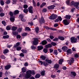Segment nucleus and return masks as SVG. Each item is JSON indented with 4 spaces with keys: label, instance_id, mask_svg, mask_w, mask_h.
<instances>
[{
    "label": "nucleus",
    "instance_id": "f257e3e1",
    "mask_svg": "<svg viewBox=\"0 0 79 79\" xmlns=\"http://www.w3.org/2000/svg\"><path fill=\"white\" fill-rule=\"evenodd\" d=\"M57 15L54 14H52V15L51 16H50L49 17V18L50 19L54 20V19H56V18H57Z\"/></svg>",
    "mask_w": 79,
    "mask_h": 79
},
{
    "label": "nucleus",
    "instance_id": "f03ea898",
    "mask_svg": "<svg viewBox=\"0 0 79 79\" xmlns=\"http://www.w3.org/2000/svg\"><path fill=\"white\" fill-rule=\"evenodd\" d=\"M70 39L71 40V41L72 43H76L77 39L75 38V37H72Z\"/></svg>",
    "mask_w": 79,
    "mask_h": 79
},
{
    "label": "nucleus",
    "instance_id": "7ed1b4c3",
    "mask_svg": "<svg viewBox=\"0 0 79 79\" xmlns=\"http://www.w3.org/2000/svg\"><path fill=\"white\" fill-rule=\"evenodd\" d=\"M28 71V70L26 72V74L25 75V77H26L27 79H29V78H30L31 76L30 73Z\"/></svg>",
    "mask_w": 79,
    "mask_h": 79
},
{
    "label": "nucleus",
    "instance_id": "20e7f679",
    "mask_svg": "<svg viewBox=\"0 0 79 79\" xmlns=\"http://www.w3.org/2000/svg\"><path fill=\"white\" fill-rule=\"evenodd\" d=\"M33 8L32 7V6H30L28 8V11H29V12L30 13H31V14H32L33 13Z\"/></svg>",
    "mask_w": 79,
    "mask_h": 79
},
{
    "label": "nucleus",
    "instance_id": "39448f33",
    "mask_svg": "<svg viewBox=\"0 0 79 79\" xmlns=\"http://www.w3.org/2000/svg\"><path fill=\"white\" fill-rule=\"evenodd\" d=\"M38 41V39L37 38H35L34 39V41H33V45H38L39 44V42L37 41Z\"/></svg>",
    "mask_w": 79,
    "mask_h": 79
},
{
    "label": "nucleus",
    "instance_id": "423d86ee",
    "mask_svg": "<svg viewBox=\"0 0 79 79\" xmlns=\"http://www.w3.org/2000/svg\"><path fill=\"white\" fill-rule=\"evenodd\" d=\"M55 7V5H52L48 6V10H53Z\"/></svg>",
    "mask_w": 79,
    "mask_h": 79
},
{
    "label": "nucleus",
    "instance_id": "0eeeda50",
    "mask_svg": "<svg viewBox=\"0 0 79 79\" xmlns=\"http://www.w3.org/2000/svg\"><path fill=\"white\" fill-rule=\"evenodd\" d=\"M61 20H62V18L61 17L59 16L57 19L55 20V22L56 23V22H58L59 21H61Z\"/></svg>",
    "mask_w": 79,
    "mask_h": 79
},
{
    "label": "nucleus",
    "instance_id": "6e6552de",
    "mask_svg": "<svg viewBox=\"0 0 79 79\" xmlns=\"http://www.w3.org/2000/svg\"><path fill=\"white\" fill-rule=\"evenodd\" d=\"M59 66H60V65H59V64H56L54 65V68L56 69V70H58V69Z\"/></svg>",
    "mask_w": 79,
    "mask_h": 79
},
{
    "label": "nucleus",
    "instance_id": "1a4fd4ad",
    "mask_svg": "<svg viewBox=\"0 0 79 79\" xmlns=\"http://www.w3.org/2000/svg\"><path fill=\"white\" fill-rule=\"evenodd\" d=\"M79 2H75L74 4V6H76V8H77V9H78L79 8Z\"/></svg>",
    "mask_w": 79,
    "mask_h": 79
},
{
    "label": "nucleus",
    "instance_id": "9d476101",
    "mask_svg": "<svg viewBox=\"0 0 79 79\" xmlns=\"http://www.w3.org/2000/svg\"><path fill=\"white\" fill-rule=\"evenodd\" d=\"M63 23L64 25H68L69 24V23L68 22L67 19H65L63 20Z\"/></svg>",
    "mask_w": 79,
    "mask_h": 79
},
{
    "label": "nucleus",
    "instance_id": "9b49d317",
    "mask_svg": "<svg viewBox=\"0 0 79 79\" xmlns=\"http://www.w3.org/2000/svg\"><path fill=\"white\" fill-rule=\"evenodd\" d=\"M40 24H42V23H45V20L44 17H42L41 19L40 20Z\"/></svg>",
    "mask_w": 79,
    "mask_h": 79
},
{
    "label": "nucleus",
    "instance_id": "f8f14e48",
    "mask_svg": "<svg viewBox=\"0 0 79 79\" xmlns=\"http://www.w3.org/2000/svg\"><path fill=\"white\" fill-rule=\"evenodd\" d=\"M62 49L63 50V52H66L68 50V47L66 46H64L62 48Z\"/></svg>",
    "mask_w": 79,
    "mask_h": 79
},
{
    "label": "nucleus",
    "instance_id": "ddd939ff",
    "mask_svg": "<svg viewBox=\"0 0 79 79\" xmlns=\"http://www.w3.org/2000/svg\"><path fill=\"white\" fill-rule=\"evenodd\" d=\"M74 58H71V60H69V65H71V63H74Z\"/></svg>",
    "mask_w": 79,
    "mask_h": 79
},
{
    "label": "nucleus",
    "instance_id": "4468645a",
    "mask_svg": "<svg viewBox=\"0 0 79 79\" xmlns=\"http://www.w3.org/2000/svg\"><path fill=\"white\" fill-rule=\"evenodd\" d=\"M38 48V50L39 51H40V50H42L44 48L43 46H39L37 47Z\"/></svg>",
    "mask_w": 79,
    "mask_h": 79
},
{
    "label": "nucleus",
    "instance_id": "2eb2a0df",
    "mask_svg": "<svg viewBox=\"0 0 79 79\" xmlns=\"http://www.w3.org/2000/svg\"><path fill=\"white\" fill-rule=\"evenodd\" d=\"M41 44L42 45H46V44H47V42L46 40H44L42 42Z\"/></svg>",
    "mask_w": 79,
    "mask_h": 79
},
{
    "label": "nucleus",
    "instance_id": "dca6fc26",
    "mask_svg": "<svg viewBox=\"0 0 79 79\" xmlns=\"http://www.w3.org/2000/svg\"><path fill=\"white\" fill-rule=\"evenodd\" d=\"M52 47V45L51 44H48V45H45V48H51Z\"/></svg>",
    "mask_w": 79,
    "mask_h": 79
},
{
    "label": "nucleus",
    "instance_id": "f3484780",
    "mask_svg": "<svg viewBox=\"0 0 79 79\" xmlns=\"http://www.w3.org/2000/svg\"><path fill=\"white\" fill-rule=\"evenodd\" d=\"M19 13V11L18 10H16L14 11L13 12V14L15 15H18Z\"/></svg>",
    "mask_w": 79,
    "mask_h": 79
},
{
    "label": "nucleus",
    "instance_id": "a211bd4d",
    "mask_svg": "<svg viewBox=\"0 0 79 79\" xmlns=\"http://www.w3.org/2000/svg\"><path fill=\"white\" fill-rule=\"evenodd\" d=\"M29 72V73H30V74H35V71L34 70H32V71H31V70H28V72Z\"/></svg>",
    "mask_w": 79,
    "mask_h": 79
},
{
    "label": "nucleus",
    "instance_id": "6ab92c4d",
    "mask_svg": "<svg viewBox=\"0 0 79 79\" xmlns=\"http://www.w3.org/2000/svg\"><path fill=\"white\" fill-rule=\"evenodd\" d=\"M11 67V65H8L5 66V69H9Z\"/></svg>",
    "mask_w": 79,
    "mask_h": 79
},
{
    "label": "nucleus",
    "instance_id": "aec40b11",
    "mask_svg": "<svg viewBox=\"0 0 79 79\" xmlns=\"http://www.w3.org/2000/svg\"><path fill=\"white\" fill-rule=\"evenodd\" d=\"M67 52L68 53H69V54H71L72 53V50H71V49H69L67 50Z\"/></svg>",
    "mask_w": 79,
    "mask_h": 79
},
{
    "label": "nucleus",
    "instance_id": "412c9836",
    "mask_svg": "<svg viewBox=\"0 0 79 79\" xmlns=\"http://www.w3.org/2000/svg\"><path fill=\"white\" fill-rule=\"evenodd\" d=\"M45 61H46V62H47L48 64V63H49V64H50L52 63V60H50L46 59Z\"/></svg>",
    "mask_w": 79,
    "mask_h": 79
},
{
    "label": "nucleus",
    "instance_id": "4be33fe9",
    "mask_svg": "<svg viewBox=\"0 0 79 79\" xmlns=\"http://www.w3.org/2000/svg\"><path fill=\"white\" fill-rule=\"evenodd\" d=\"M40 77V75L39 74H37L35 76V77L36 79L39 78Z\"/></svg>",
    "mask_w": 79,
    "mask_h": 79
},
{
    "label": "nucleus",
    "instance_id": "5701e85b",
    "mask_svg": "<svg viewBox=\"0 0 79 79\" xmlns=\"http://www.w3.org/2000/svg\"><path fill=\"white\" fill-rule=\"evenodd\" d=\"M40 58L43 60H45L46 58V57H45L44 56L42 55L40 56Z\"/></svg>",
    "mask_w": 79,
    "mask_h": 79
},
{
    "label": "nucleus",
    "instance_id": "b1692460",
    "mask_svg": "<svg viewBox=\"0 0 79 79\" xmlns=\"http://www.w3.org/2000/svg\"><path fill=\"white\" fill-rule=\"evenodd\" d=\"M46 4V3L45 2H43L42 4L40 5V8H42V7H43V6H44Z\"/></svg>",
    "mask_w": 79,
    "mask_h": 79
},
{
    "label": "nucleus",
    "instance_id": "393cba45",
    "mask_svg": "<svg viewBox=\"0 0 79 79\" xmlns=\"http://www.w3.org/2000/svg\"><path fill=\"white\" fill-rule=\"evenodd\" d=\"M22 71L23 73H25L27 71L26 69H25V68L23 67L22 69Z\"/></svg>",
    "mask_w": 79,
    "mask_h": 79
},
{
    "label": "nucleus",
    "instance_id": "a878e982",
    "mask_svg": "<svg viewBox=\"0 0 79 79\" xmlns=\"http://www.w3.org/2000/svg\"><path fill=\"white\" fill-rule=\"evenodd\" d=\"M19 45H20V43H19V42L17 43H16V45H14V47H15V48H16V47H18Z\"/></svg>",
    "mask_w": 79,
    "mask_h": 79
},
{
    "label": "nucleus",
    "instance_id": "bb28decb",
    "mask_svg": "<svg viewBox=\"0 0 79 79\" xmlns=\"http://www.w3.org/2000/svg\"><path fill=\"white\" fill-rule=\"evenodd\" d=\"M66 19H71V16L70 15H66L65 17H64Z\"/></svg>",
    "mask_w": 79,
    "mask_h": 79
},
{
    "label": "nucleus",
    "instance_id": "cd10ccee",
    "mask_svg": "<svg viewBox=\"0 0 79 79\" xmlns=\"http://www.w3.org/2000/svg\"><path fill=\"white\" fill-rule=\"evenodd\" d=\"M57 52V51L56 50H54L53 51V53L54 54L56 55H58V52Z\"/></svg>",
    "mask_w": 79,
    "mask_h": 79
},
{
    "label": "nucleus",
    "instance_id": "c85d7f7f",
    "mask_svg": "<svg viewBox=\"0 0 79 79\" xmlns=\"http://www.w3.org/2000/svg\"><path fill=\"white\" fill-rule=\"evenodd\" d=\"M63 61V59H60L59 60V64H62V62Z\"/></svg>",
    "mask_w": 79,
    "mask_h": 79
},
{
    "label": "nucleus",
    "instance_id": "c756f323",
    "mask_svg": "<svg viewBox=\"0 0 79 79\" xmlns=\"http://www.w3.org/2000/svg\"><path fill=\"white\" fill-rule=\"evenodd\" d=\"M12 34L13 35H18V32H12Z\"/></svg>",
    "mask_w": 79,
    "mask_h": 79
},
{
    "label": "nucleus",
    "instance_id": "7c9ffc66",
    "mask_svg": "<svg viewBox=\"0 0 79 79\" xmlns=\"http://www.w3.org/2000/svg\"><path fill=\"white\" fill-rule=\"evenodd\" d=\"M59 39L61 40H64V37L62 36H59L58 37Z\"/></svg>",
    "mask_w": 79,
    "mask_h": 79
},
{
    "label": "nucleus",
    "instance_id": "2f4dec72",
    "mask_svg": "<svg viewBox=\"0 0 79 79\" xmlns=\"http://www.w3.org/2000/svg\"><path fill=\"white\" fill-rule=\"evenodd\" d=\"M8 52H9V50L7 49H6L4 50L3 52V53L4 54H5V53H7Z\"/></svg>",
    "mask_w": 79,
    "mask_h": 79
},
{
    "label": "nucleus",
    "instance_id": "473e14b6",
    "mask_svg": "<svg viewBox=\"0 0 79 79\" xmlns=\"http://www.w3.org/2000/svg\"><path fill=\"white\" fill-rule=\"evenodd\" d=\"M0 3H1V5H2V6H3V5H4V1H3V0H1Z\"/></svg>",
    "mask_w": 79,
    "mask_h": 79
},
{
    "label": "nucleus",
    "instance_id": "72a5a7b5",
    "mask_svg": "<svg viewBox=\"0 0 79 79\" xmlns=\"http://www.w3.org/2000/svg\"><path fill=\"white\" fill-rule=\"evenodd\" d=\"M11 29L13 31H15V30H16V29H17V27H12Z\"/></svg>",
    "mask_w": 79,
    "mask_h": 79
},
{
    "label": "nucleus",
    "instance_id": "f704fd0d",
    "mask_svg": "<svg viewBox=\"0 0 79 79\" xmlns=\"http://www.w3.org/2000/svg\"><path fill=\"white\" fill-rule=\"evenodd\" d=\"M35 31L36 33H39V27H36L35 28Z\"/></svg>",
    "mask_w": 79,
    "mask_h": 79
},
{
    "label": "nucleus",
    "instance_id": "c9c22d12",
    "mask_svg": "<svg viewBox=\"0 0 79 79\" xmlns=\"http://www.w3.org/2000/svg\"><path fill=\"white\" fill-rule=\"evenodd\" d=\"M43 52H44V53H46L48 52V49L47 48L44 49H43Z\"/></svg>",
    "mask_w": 79,
    "mask_h": 79
},
{
    "label": "nucleus",
    "instance_id": "e433bc0d",
    "mask_svg": "<svg viewBox=\"0 0 79 79\" xmlns=\"http://www.w3.org/2000/svg\"><path fill=\"white\" fill-rule=\"evenodd\" d=\"M3 39H7L8 38H9V35H5L3 36Z\"/></svg>",
    "mask_w": 79,
    "mask_h": 79
},
{
    "label": "nucleus",
    "instance_id": "4c0bfd02",
    "mask_svg": "<svg viewBox=\"0 0 79 79\" xmlns=\"http://www.w3.org/2000/svg\"><path fill=\"white\" fill-rule=\"evenodd\" d=\"M6 29L8 31H9V30H10L11 29V27H10V26H8L6 27Z\"/></svg>",
    "mask_w": 79,
    "mask_h": 79
},
{
    "label": "nucleus",
    "instance_id": "58836bf2",
    "mask_svg": "<svg viewBox=\"0 0 79 79\" xmlns=\"http://www.w3.org/2000/svg\"><path fill=\"white\" fill-rule=\"evenodd\" d=\"M51 44L53 46H56V43L54 42H51Z\"/></svg>",
    "mask_w": 79,
    "mask_h": 79
},
{
    "label": "nucleus",
    "instance_id": "ea45409f",
    "mask_svg": "<svg viewBox=\"0 0 79 79\" xmlns=\"http://www.w3.org/2000/svg\"><path fill=\"white\" fill-rule=\"evenodd\" d=\"M23 12L26 13H27L28 12V9H25L23 10Z\"/></svg>",
    "mask_w": 79,
    "mask_h": 79
},
{
    "label": "nucleus",
    "instance_id": "a19ab883",
    "mask_svg": "<svg viewBox=\"0 0 79 79\" xmlns=\"http://www.w3.org/2000/svg\"><path fill=\"white\" fill-rule=\"evenodd\" d=\"M45 70L42 71L41 72V75L42 76H45Z\"/></svg>",
    "mask_w": 79,
    "mask_h": 79
},
{
    "label": "nucleus",
    "instance_id": "79ce46f5",
    "mask_svg": "<svg viewBox=\"0 0 79 79\" xmlns=\"http://www.w3.org/2000/svg\"><path fill=\"white\" fill-rule=\"evenodd\" d=\"M71 74L73 75L74 76H76V73L74 72H71Z\"/></svg>",
    "mask_w": 79,
    "mask_h": 79
},
{
    "label": "nucleus",
    "instance_id": "37998d69",
    "mask_svg": "<svg viewBox=\"0 0 79 79\" xmlns=\"http://www.w3.org/2000/svg\"><path fill=\"white\" fill-rule=\"evenodd\" d=\"M25 30L26 31H29L31 30V29L29 27H26Z\"/></svg>",
    "mask_w": 79,
    "mask_h": 79
},
{
    "label": "nucleus",
    "instance_id": "c03bdc74",
    "mask_svg": "<svg viewBox=\"0 0 79 79\" xmlns=\"http://www.w3.org/2000/svg\"><path fill=\"white\" fill-rule=\"evenodd\" d=\"M49 29L51 31H57L56 29L53 28H50Z\"/></svg>",
    "mask_w": 79,
    "mask_h": 79
},
{
    "label": "nucleus",
    "instance_id": "a18cd8bd",
    "mask_svg": "<svg viewBox=\"0 0 79 79\" xmlns=\"http://www.w3.org/2000/svg\"><path fill=\"white\" fill-rule=\"evenodd\" d=\"M42 11L43 12H44V13L47 12V9L46 8H44L43 9Z\"/></svg>",
    "mask_w": 79,
    "mask_h": 79
},
{
    "label": "nucleus",
    "instance_id": "49530a36",
    "mask_svg": "<svg viewBox=\"0 0 79 79\" xmlns=\"http://www.w3.org/2000/svg\"><path fill=\"white\" fill-rule=\"evenodd\" d=\"M2 23L3 24L4 26H6V22H5L4 21H2Z\"/></svg>",
    "mask_w": 79,
    "mask_h": 79
},
{
    "label": "nucleus",
    "instance_id": "de8ad7c7",
    "mask_svg": "<svg viewBox=\"0 0 79 79\" xmlns=\"http://www.w3.org/2000/svg\"><path fill=\"white\" fill-rule=\"evenodd\" d=\"M43 64L45 66H47V65H48V63L47 62H44Z\"/></svg>",
    "mask_w": 79,
    "mask_h": 79
},
{
    "label": "nucleus",
    "instance_id": "09e8293b",
    "mask_svg": "<svg viewBox=\"0 0 79 79\" xmlns=\"http://www.w3.org/2000/svg\"><path fill=\"white\" fill-rule=\"evenodd\" d=\"M27 35V34L26 33H24L22 34V35L23 36H26V35Z\"/></svg>",
    "mask_w": 79,
    "mask_h": 79
},
{
    "label": "nucleus",
    "instance_id": "8fccbe9b",
    "mask_svg": "<svg viewBox=\"0 0 79 79\" xmlns=\"http://www.w3.org/2000/svg\"><path fill=\"white\" fill-rule=\"evenodd\" d=\"M21 47H18L17 48L16 50H17L19 51V50H21Z\"/></svg>",
    "mask_w": 79,
    "mask_h": 79
},
{
    "label": "nucleus",
    "instance_id": "3c124183",
    "mask_svg": "<svg viewBox=\"0 0 79 79\" xmlns=\"http://www.w3.org/2000/svg\"><path fill=\"white\" fill-rule=\"evenodd\" d=\"M0 16L1 17L4 16H5V14L4 13H1V14H0Z\"/></svg>",
    "mask_w": 79,
    "mask_h": 79
},
{
    "label": "nucleus",
    "instance_id": "603ef678",
    "mask_svg": "<svg viewBox=\"0 0 79 79\" xmlns=\"http://www.w3.org/2000/svg\"><path fill=\"white\" fill-rule=\"evenodd\" d=\"M20 56L22 57H24V55L23 53H21L20 54Z\"/></svg>",
    "mask_w": 79,
    "mask_h": 79
},
{
    "label": "nucleus",
    "instance_id": "864d4df0",
    "mask_svg": "<svg viewBox=\"0 0 79 79\" xmlns=\"http://www.w3.org/2000/svg\"><path fill=\"white\" fill-rule=\"evenodd\" d=\"M31 48L32 50H34V49H35L36 48V47L34 46L33 45L31 46Z\"/></svg>",
    "mask_w": 79,
    "mask_h": 79
},
{
    "label": "nucleus",
    "instance_id": "5fc2aeb1",
    "mask_svg": "<svg viewBox=\"0 0 79 79\" xmlns=\"http://www.w3.org/2000/svg\"><path fill=\"white\" fill-rule=\"evenodd\" d=\"M21 36L19 35H17V39H21Z\"/></svg>",
    "mask_w": 79,
    "mask_h": 79
},
{
    "label": "nucleus",
    "instance_id": "6e6d98bb",
    "mask_svg": "<svg viewBox=\"0 0 79 79\" xmlns=\"http://www.w3.org/2000/svg\"><path fill=\"white\" fill-rule=\"evenodd\" d=\"M11 2V1L10 0H7L6 2V3H7V4H9V3H10V2Z\"/></svg>",
    "mask_w": 79,
    "mask_h": 79
},
{
    "label": "nucleus",
    "instance_id": "4d7b16f0",
    "mask_svg": "<svg viewBox=\"0 0 79 79\" xmlns=\"http://www.w3.org/2000/svg\"><path fill=\"white\" fill-rule=\"evenodd\" d=\"M58 40V38H55L53 39V41H57Z\"/></svg>",
    "mask_w": 79,
    "mask_h": 79
},
{
    "label": "nucleus",
    "instance_id": "13d9d810",
    "mask_svg": "<svg viewBox=\"0 0 79 79\" xmlns=\"http://www.w3.org/2000/svg\"><path fill=\"white\" fill-rule=\"evenodd\" d=\"M28 7V6L27 5H25L23 6V8H27Z\"/></svg>",
    "mask_w": 79,
    "mask_h": 79
},
{
    "label": "nucleus",
    "instance_id": "bf43d9fd",
    "mask_svg": "<svg viewBox=\"0 0 79 79\" xmlns=\"http://www.w3.org/2000/svg\"><path fill=\"white\" fill-rule=\"evenodd\" d=\"M1 58H2V59H5V56L3 55H2L1 56Z\"/></svg>",
    "mask_w": 79,
    "mask_h": 79
},
{
    "label": "nucleus",
    "instance_id": "052dcab7",
    "mask_svg": "<svg viewBox=\"0 0 79 79\" xmlns=\"http://www.w3.org/2000/svg\"><path fill=\"white\" fill-rule=\"evenodd\" d=\"M10 16H13V13L11 11H10Z\"/></svg>",
    "mask_w": 79,
    "mask_h": 79
},
{
    "label": "nucleus",
    "instance_id": "680f3d73",
    "mask_svg": "<svg viewBox=\"0 0 79 79\" xmlns=\"http://www.w3.org/2000/svg\"><path fill=\"white\" fill-rule=\"evenodd\" d=\"M75 3V2H74L73 1H72L70 3V5H74V3Z\"/></svg>",
    "mask_w": 79,
    "mask_h": 79
},
{
    "label": "nucleus",
    "instance_id": "e2e57ef3",
    "mask_svg": "<svg viewBox=\"0 0 79 79\" xmlns=\"http://www.w3.org/2000/svg\"><path fill=\"white\" fill-rule=\"evenodd\" d=\"M33 3L35 6H36V4L35 3V2H34V0H33L32 1Z\"/></svg>",
    "mask_w": 79,
    "mask_h": 79
},
{
    "label": "nucleus",
    "instance_id": "0e129e2a",
    "mask_svg": "<svg viewBox=\"0 0 79 79\" xmlns=\"http://www.w3.org/2000/svg\"><path fill=\"white\" fill-rule=\"evenodd\" d=\"M10 20L11 21H15V19L13 18H10Z\"/></svg>",
    "mask_w": 79,
    "mask_h": 79
},
{
    "label": "nucleus",
    "instance_id": "69168bd1",
    "mask_svg": "<svg viewBox=\"0 0 79 79\" xmlns=\"http://www.w3.org/2000/svg\"><path fill=\"white\" fill-rule=\"evenodd\" d=\"M49 37L51 39H53V38H54V36L52 35H50L49 36Z\"/></svg>",
    "mask_w": 79,
    "mask_h": 79
},
{
    "label": "nucleus",
    "instance_id": "338daca9",
    "mask_svg": "<svg viewBox=\"0 0 79 79\" xmlns=\"http://www.w3.org/2000/svg\"><path fill=\"white\" fill-rule=\"evenodd\" d=\"M44 28H45L46 29H48V30H49L50 29V28L48 27V26H44Z\"/></svg>",
    "mask_w": 79,
    "mask_h": 79
},
{
    "label": "nucleus",
    "instance_id": "774afa93",
    "mask_svg": "<svg viewBox=\"0 0 79 79\" xmlns=\"http://www.w3.org/2000/svg\"><path fill=\"white\" fill-rule=\"evenodd\" d=\"M69 0H68L66 1V3L68 5L69 4Z\"/></svg>",
    "mask_w": 79,
    "mask_h": 79
}]
</instances>
